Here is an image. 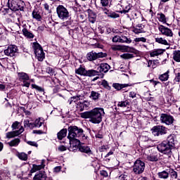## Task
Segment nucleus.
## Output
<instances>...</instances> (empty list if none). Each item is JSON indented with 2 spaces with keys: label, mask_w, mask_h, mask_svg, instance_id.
Segmentation results:
<instances>
[{
  "label": "nucleus",
  "mask_w": 180,
  "mask_h": 180,
  "mask_svg": "<svg viewBox=\"0 0 180 180\" xmlns=\"http://www.w3.org/2000/svg\"><path fill=\"white\" fill-rule=\"evenodd\" d=\"M68 139L70 141L69 151H75L81 144L79 139H86L84 134V129L78 128L77 126H70L68 129Z\"/></svg>",
  "instance_id": "nucleus-1"
},
{
  "label": "nucleus",
  "mask_w": 180,
  "mask_h": 180,
  "mask_svg": "<svg viewBox=\"0 0 180 180\" xmlns=\"http://www.w3.org/2000/svg\"><path fill=\"white\" fill-rule=\"evenodd\" d=\"M103 116H105V110L103 108H95L81 114V117L89 119V122L94 124H99L102 122Z\"/></svg>",
  "instance_id": "nucleus-2"
},
{
  "label": "nucleus",
  "mask_w": 180,
  "mask_h": 180,
  "mask_svg": "<svg viewBox=\"0 0 180 180\" xmlns=\"http://www.w3.org/2000/svg\"><path fill=\"white\" fill-rule=\"evenodd\" d=\"M75 74L78 75H82L83 77H95V75H99V72L95 70H86L85 67L80 65L78 68L75 70Z\"/></svg>",
  "instance_id": "nucleus-3"
},
{
  "label": "nucleus",
  "mask_w": 180,
  "mask_h": 180,
  "mask_svg": "<svg viewBox=\"0 0 180 180\" xmlns=\"http://www.w3.org/2000/svg\"><path fill=\"white\" fill-rule=\"evenodd\" d=\"M157 149L160 153L167 155V157L171 158L172 156V149L168 143L165 141H163L162 143H159L157 146Z\"/></svg>",
  "instance_id": "nucleus-4"
},
{
  "label": "nucleus",
  "mask_w": 180,
  "mask_h": 180,
  "mask_svg": "<svg viewBox=\"0 0 180 180\" xmlns=\"http://www.w3.org/2000/svg\"><path fill=\"white\" fill-rule=\"evenodd\" d=\"M56 13L58 15V18H59L60 20L63 21L68 20V19H70V17L71 16L67 8H65L63 5L58 6V7L56 8Z\"/></svg>",
  "instance_id": "nucleus-5"
},
{
  "label": "nucleus",
  "mask_w": 180,
  "mask_h": 180,
  "mask_svg": "<svg viewBox=\"0 0 180 180\" xmlns=\"http://www.w3.org/2000/svg\"><path fill=\"white\" fill-rule=\"evenodd\" d=\"M8 5L12 11H23L25 9V2L22 0H8Z\"/></svg>",
  "instance_id": "nucleus-6"
},
{
  "label": "nucleus",
  "mask_w": 180,
  "mask_h": 180,
  "mask_svg": "<svg viewBox=\"0 0 180 180\" xmlns=\"http://www.w3.org/2000/svg\"><path fill=\"white\" fill-rule=\"evenodd\" d=\"M146 169V163L139 159H137L133 165V172L136 175H140L144 172Z\"/></svg>",
  "instance_id": "nucleus-7"
},
{
  "label": "nucleus",
  "mask_w": 180,
  "mask_h": 180,
  "mask_svg": "<svg viewBox=\"0 0 180 180\" xmlns=\"http://www.w3.org/2000/svg\"><path fill=\"white\" fill-rule=\"evenodd\" d=\"M32 49H34L35 57L38 59V61H43L45 56L41 46L37 42H34L32 44Z\"/></svg>",
  "instance_id": "nucleus-8"
},
{
  "label": "nucleus",
  "mask_w": 180,
  "mask_h": 180,
  "mask_svg": "<svg viewBox=\"0 0 180 180\" xmlns=\"http://www.w3.org/2000/svg\"><path fill=\"white\" fill-rule=\"evenodd\" d=\"M107 54L103 52H94V51L88 53L86 54V58L89 61H95V60H98V58H103L106 57Z\"/></svg>",
  "instance_id": "nucleus-9"
},
{
  "label": "nucleus",
  "mask_w": 180,
  "mask_h": 180,
  "mask_svg": "<svg viewBox=\"0 0 180 180\" xmlns=\"http://www.w3.org/2000/svg\"><path fill=\"white\" fill-rule=\"evenodd\" d=\"M151 131L153 136L158 137V136L167 134V127L162 125H157L152 128Z\"/></svg>",
  "instance_id": "nucleus-10"
},
{
  "label": "nucleus",
  "mask_w": 180,
  "mask_h": 180,
  "mask_svg": "<svg viewBox=\"0 0 180 180\" xmlns=\"http://www.w3.org/2000/svg\"><path fill=\"white\" fill-rule=\"evenodd\" d=\"M174 117L171 115L167 113H162L160 115V122L161 123H164L167 124V126H171L172 123H174Z\"/></svg>",
  "instance_id": "nucleus-11"
},
{
  "label": "nucleus",
  "mask_w": 180,
  "mask_h": 180,
  "mask_svg": "<svg viewBox=\"0 0 180 180\" xmlns=\"http://www.w3.org/2000/svg\"><path fill=\"white\" fill-rule=\"evenodd\" d=\"M18 79L20 82H22V86H26V88H29L30 86V82H29V75L25 72H19L18 73Z\"/></svg>",
  "instance_id": "nucleus-12"
},
{
  "label": "nucleus",
  "mask_w": 180,
  "mask_h": 180,
  "mask_svg": "<svg viewBox=\"0 0 180 180\" xmlns=\"http://www.w3.org/2000/svg\"><path fill=\"white\" fill-rule=\"evenodd\" d=\"M18 53V46L16 45H9L6 49L4 50L5 56L8 57H14Z\"/></svg>",
  "instance_id": "nucleus-13"
},
{
  "label": "nucleus",
  "mask_w": 180,
  "mask_h": 180,
  "mask_svg": "<svg viewBox=\"0 0 180 180\" xmlns=\"http://www.w3.org/2000/svg\"><path fill=\"white\" fill-rule=\"evenodd\" d=\"M158 30L162 34H163V36H166L167 37H172L174 36V32H172V30L164 25H160L158 27Z\"/></svg>",
  "instance_id": "nucleus-14"
},
{
  "label": "nucleus",
  "mask_w": 180,
  "mask_h": 180,
  "mask_svg": "<svg viewBox=\"0 0 180 180\" xmlns=\"http://www.w3.org/2000/svg\"><path fill=\"white\" fill-rule=\"evenodd\" d=\"M25 131V128L23 127H20L18 131H13L7 132L6 134V139H13V137H16L19 136V134H22Z\"/></svg>",
  "instance_id": "nucleus-15"
},
{
  "label": "nucleus",
  "mask_w": 180,
  "mask_h": 180,
  "mask_svg": "<svg viewBox=\"0 0 180 180\" xmlns=\"http://www.w3.org/2000/svg\"><path fill=\"white\" fill-rule=\"evenodd\" d=\"M165 141L172 148V150L175 148V146H176V143H178V141L176 140V136L174 134L169 135Z\"/></svg>",
  "instance_id": "nucleus-16"
},
{
  "label": "nucleus",
  "mask_w": 180,
  "mask_h": 180,
  "mask_svg": "<svg viewBox=\"0 0 180 180\" xmlns=\"http://www.w3.org/2000/svg\"><path fill=\"white\" fill-rule=\"evenodd\" d=\"M79 151H80V153H84V154H86L89 157H91V155H94V152H92V150H91V147L86 145L79 146Z\"/></svg>",
  "instance_id": "nucleus-17"
},
{
  "label": "nucleus",
  "mask_w": 180,
  "mask_h": 180,
  "mask_svg": "<svg viewBox=\"0 0 180 180\" xmlns=\"http://www.w3.org/2000/svg\"><path fill=\"white\" fill-rule=\"evenodd\" d=\"M146 160L150 162H157V161L160 160V155H158V153L153 152L150 155H146Z\"/></svg>",
  "instance_id": "nucleus-18"
},
{
  "label": "nucleus",
  "mask_w": 180,
  "mask_h": 180,
  "mask_svg": "<svg viewBox=\"0 0 180 180\" xmlns=\"http://www.w3.org/2000/svg\"><path fill=\"white\" fill-rule=\"evenodd\" d=\"M22 34L25 36V37H27V39H33L34 37V34L33 33L29 32V30H27V26L26 25H24L22 26Z\"/></svg>",
  "instance_id": "nucleus-19"
},
{
  "label": "nucleus",
  "mask_w": 180,
  "mask_h": 180,
  "mask_svg": "<svg viewBox=\"0 0 180 180\" xmlns=\"http://www.w3.org/2000/svg\"><path fill=\"white\" fill-rule=\"evenodd\" d=\"M44 162H46V161L42 160L40 165H33L31 172H36L37 171H40V169H43V168L46 167Z\"/></svg>",
  "instance_id": "nucleus-20"
},
{
  "label": "nucleus",
  "mask_w": 180,
  "mask_h": 180,
  "mask_svg": "<svg viewBox=\"0 0 180 180\" xmlns=\"http://www.w3.org/2000/svg\"><path fill=\"white\" fill-rule=\"evenodd\" d=\"M110 70V65L108 63H101L100 66L98 68V70L99 72L106 73L108 71Z\"/></svg>",
  "instance_id": "nucleus-21"
},
{
  "label": "nucleus",
  "mask_w": 180,
  "mask_h": 180,
  "mask_svg": "<svg viewBox=\"0 0 180 180\" xmlns=\"http://www.w3.org/2000/svg\"><path fill=\"white\" fill-rule=\"evenodd\" d=\"M33 179L34 180H46L47 175L46 174V172H39V173H37L35 174Z\"/></svg>",
  "instance_id": "nucleus-22"
},
{
  "label": "nucleus",
  "mask_w": 180,
  "mask_h": 180,
  "mask_svg": "<svg viewBox=\"0 0 180 180\" xmlns=\"http://www.w3.org/2000/svg\"><path fill=\"white\" fill-rule=\"evenodd\" d=\"M165 49H156L152 51L150 53V57H157L158 56H161V54H164Z\"/></svg>",
  "instance_id": "nucleus-23"
},
{
  "label": "nucleus",
  "mask_w": 180,
  "mask_h": 180,
  "mask_svg": "<svg viewBox=\"0 0 180 180\" xmlns=\"http://www.w3.org/2000/svg\"><path fill=\"white\" fill-rule=\"evenodd\" d=\"M33 19H36L37 22H41V15L40 11L37 8H34L32 13Z\"/></svg>",
  "instance_id": "nucleus-24"
},
{
  "label": "nucleus",
  "mask_w": 180,
  "mask_h": 180,
  "mask_svg": "<svg viewBox=\"0 0 180 180\" xmlns=\"http://www.w3.org/2000/svg\"><path fill=\"white\" fill-rule=\"evenodd\" d=\"M112 86H113L117 91H121V89H123V88H127V86H130V84H129L114 83V84H112Z\"/></svg>",
  "instance_id": "nucleus-25"
},
{
  "label": "nucleus",
  "mask_w": 180,
  "mask_h": 180,
  "mask_svg": "<svg viewBox=\"0 0 180 180\" xmlns=\"http://www.w3.org/2000/svg\"><path fill=\"white\" fill-rule=\"evenodd\" d=\"M89 21L91 23H95L96 22V13L91 10H89Z\"/></svg>",
  "instance_id": "nucleus-26"
},
{
  "label": "nucleus",
  "mask_w": 180,
  "mask_h": 180,
  "mask_svg": "<svg viewBox=\"0 0 180 180\" xmlns=\"http://www.w3.org/2000/svg\"><path fill=\"white\" fill-rule=\"evenodd\" d=\"M169 178H170V180H178V173L175 170L169 169Z\"/></svg>",
  "instance_id": "nucleus-27"
},
{
  "label": "nucleus",
  "mask_w": 180,
  "mask_h": 180,
  "mask_svg": "<svg viewBox=\"0 0 180 180\" xmlns=\"http://www.w3.org/2000/svg\"><path fill=\"white\" fill-rule=\"evenodd\" d=\"M129 106H130V101L128 99L117 103L118 108H129Z\"/></svg>",
  "instance_id": "nucleus-28"
},
{
  "label": "nucleus",
  "mask_w": 180,
  "mask_h": 180,
  "mask_svg": "<svg viewBox=\"0 0 180 180\" xmlns=\"http://www.w3.org/2000/svg\"><path fill=\"white\" fill-rule=\"evenodd\" d=\"M20 143V139L17 138V139H13L10 142H8V146H10V147H18V146H19Z\"/></svg>",
  "instance_id": "nucleus-29"
},
{
  "label": "nucleus",
  "mask_w": 180,
  "mask_h": 180,
  "mask_svg": "<svg viewBox=\"0 0 180 180\" xmlns=\"http://www.w3.org/2000/svg\"><path fill=\"white\" fill-rule=\"evenodd\" d=\"M58 140H63L67 136V129H61L57 134Z\"/></svg>",
  "instance_id": "nucleus-30"
},
{
  "label": "nucleus",
  "mask_w": 180,
  "mask_h": 180,
  "mask_svg": "<svg viewBox=\"0 0 180 180\" xmlns=\"http://www.w3.org/2000/svg\"><path fill=\"white\" fill-rule=\"evenodd\" d=\"M155 41H156V43H158L159 44H163L164 46L169 45L168 41L162 37L155 38Z\"/></svg>",
  "instance_id": "nucleus-31"
},
{
  "label": "nucleus",
  "mask_w": 180,
  "mask_h": 180,
  "mask_svg": "<svg viewBox=\"0 0 180 180\" xmlns=\"http://www.w3.org/2000/svg\"><path fill=\"white\" fill-rule=\"evenodd\" d=\"M24 127L27 129H34V123L30 122L29 120H24Z\"/></svg>",
  "instance_id": "nucleus-32"
},
{
  "label": "nucleus",
  "mask_w": 180,
  "mask_h": 180,
  "mask_svg": "<svg viewBox=\"0 0 180 180\" xmlns=\"http://www.w3.org/2000/svg\"><path fill=\"white\" fill-rule=\"evenodd\" d=\"M158 175L160 179H167V178H169V172L162 171L158 173Z\"/></svg>",
  "instance_id": "nucleus-33"
},
{
  "label": "nucleus",
  "mask_w": 180,
  "mask_h": 180,
  "mask_svg": "<svg viewBox=\"0 0 180 180\" xmlns=\"http://www.w3.org/2000/svg\"><path fill=\"white\" fill-rule=\"evenodd\" d=\"M173 60L176 63H180V51H174Z\"/></svg>",
  "instance_id": "nucleus-34"
},
{
  "label": "nucleus",
  "mask_w": 180,
  "mask_h": 180,
  "mask_svg": "<svg viewBox=\"0 0 180 180\" xmlns=\"http://www.w3.org/2000/svg\"><path fill=\"white\" fill-rule=\"evenodd\" d=\"M120 43H126L127 44H130V43H131V39L128 38L126 36L122 35L120 37Z\"/></svg>",
  "instance_id": "nucleus-35"
},
{
  "label": "nucleus",
  "mask_w": 180,
  "mask_h": 180,
  "mask_svg": "<svg viewBox=\"0 0 180 180\" xmlns=\"http://www.w3.org/2000/svg\"><path fill=\"white\" fill-rule=\"evenodd\" d=\"M158 19L159 22H162V23H167V18H165V15L164 13H158Z\"/></svg>",
  "instance_id": "nucleus-36"
},
{
  "label": "nucleus",
  "mask_w": 180,
  "mask_h": 180,
  "mask_svg": "<svg viewBox=\"0 0 180 180\" xmlns=\"http://www.w3.org/2000/svg\"><path fill=\"white\" fill-rule=\"evenodd\" d=\"M43 123H44V120L41 118H38L35 120L34 122V127H41V124H43Z\"/></svg>",
  "instance_id": "nucleus-37"
},
{
  "label": "nucleus",
  "mask_w": 180,
  "mask_h": 180,
  "mask_svg": "<svg viewBox=\"0 0 180 180\" xmlns=\"http://www.w3.org/2000/svg\"><path fill=\"white\" fill-rule=\"evenodd\" d=\"M101 96V94L96 91H91L90 98L93 99V101H98L99 99V97Z\"/></svg>",
  "instance_id": "nucleus-38"
},
{
  "label": "nucleus",
  "mask_w": 180,
  "mask_h": 180,
  "mask_svg": "<svg viewBox=\"0 0 180 180\" xmlns=\"http://www.w3.org/2000/svg\"><path fill=\"white\" fill-rule=\"evenodd\" d=\"M123 50H124V51L127 53H137V51L134 48L130 46H124Z\"/></svg>",
  "instance_id": "nucleus-39"
},
{
  "label": "nucleus",
  "mask_w": 180,
  "mask_h": 180,
  "mask_svg": "<svg viewBox=\"0 0 180 180\" xmlns=\"http://www.w3.org/2000/svg\"><path fill=\"white\" fill-rule=\"evenodd\" d=\"M123 50H124V51L127 53H137V51L134 48L130 46H124Z\"/></svg>",
  "instance_id": "nucleus-40"
},
{
  "label": "nucleus",
  "mask_w": 180,
  "mask_h": 180,
  "mask_svg": "<svg viewBox=\"0 0 180 180\" xmlns=\"http://www.w3.org/2000/svg\"><path fill=\"white\" fill-rule=\"evenodd\" d=\"M121 58H123L124 60H130L131 58H134V55L131 53H124L120 55Z\"/></svg>",
  "instance_id": "nucleus-41"
},
{
  "label": "nucleus",
  "mask_w": 180,
  "mask_h": 180,
  "mask_svg": "<svg viewBox=\"0 0 180 180\" xmlns=\"http://www.w3.org/2000/svg\"><path fill=\"white\" fill-rule=\"evenodd\" d=\"M168 71L166 72L165 73L161 75L159 77V79H160V81H168V78H169V75H168Z\"/></svg>",
  "instance_id": "nucleus-42"
},
{
  "label": "nucleus",
  "mask_w": 180,
  "mask_h": 180,
  "mask_svg": "<svg viewBox=\"0 0 180 180\" xmlns=\"http://www.w3.org/2000/svg\"><path fill=\"white\" fill-rule=\"evenodd\" d=\"M18 157L20 160H22V161H27V154L25 153H18Z\"/></svg>",
  "instance_id": "nucleus-43"
},
{
  "label": "nucleus",
  "mask_w": 180,
  "mask_h": 180,
  "mask_svg": "<svg viewBox=\"0 0 180 180\" xmlns=\"http://www.w3.org/2000/svg\"><path fill=\"white\" fill-rule=\"evenodd\" d=\"M148 68H151L152 67V68H155V67H157V60H149L148 61Z\"/></svg>",
  "instance_id": "nucleus-44"
},
{
  "label": "nucleus",
  "mask_w": 180,
  "mask_h": 180,
  "mask_svg": "<svg viewBox=\"0 0 180 180\" xmlns=\"http://www.w3.org/2000/svg\"><path fill=\"white\" fill-rule=\"evenodd\" d=\"M132 32L134 33H135V34H140V33H144V30H143V28H136V27H133L132 28Z\"/></svg>",
  "instance_id": "nucleus-45"
},
{
  "label": "nucleus",
  "mask_w": 180,
  "mask_h": 180,
  "mask_svg": "<svg viewBox=\"0 0 180 180\" xmlns=\"http://www.w3.org/2000/svg\"><path fill=\"white\" fill-rule=\"evenodd\" d=\"M120 15L118 13H116L114 11H110V14L108 15V18H111L112 19H116L117 18H120Z\"/></svg>",
  "instance_id": "nucleus-46"
},
{
  "label": "nucleus",
  "mask_w": 180,
  "mask_h": 180,
  "mask_svg": "<svg viewBox=\"0 0 180 180\" xmlns=\"http://www.w3.org/2000/svg\"><path fill=\"white\" fill-rule=\"evenodd\" d=\"M78 99H79V96H73L72 98H70L69 100H68V103L69 105H72V103H75V102H77V101H78Z\"/></svg>",
  "instance_id": "nucleus-47"
},
{
  "label": "nucleus",
  "mask_w": 180,
  "mask_h": 180,
  "mask_svg": "<svg viewBox=\"0 0 180 180\" xmlns=\"http://www.w3.org/2000/svg\"><path fill=\"white\" fill-rule=\"evenodd\" d=\"M131 9V5L128 4L125 6L124 9L120 11V13H128L129 11Z\"/></svg>",
  "instance_id": "nucleus-48"
},
{
  "label": "nucleus",
  "mask_w": 180,
  "mask_h": 180,
  "mask_svg": "<svg viewBox=\"0 0 180 180\" xmlns=\"http://www.w3.org/2000/svg\"><path fill=\"white\" fill-rule=\"evenodd\" d=\"M101 85L105 89H108V91H110V86H109V84L106 80H103Z\"/></svg>",
  "instance_id": "nucleus-49"
},
{
  "label": "nucleus",
  "mask_w": 180,
  "mask_h": 180,
  "mask_svg": "<svg viewBox=\"0 0 180 180\" xmlns=\"http://www.w3.org/2000/svg\"><path fill=\"white\" fill-rule=\"evenodd\" d=\"M134 41L135 43H139V41H142V43H146V41H147V39H146L145 37L135 38Z\"/></svg>",
  "instance_id": "nucleus-50"
},
{
  "label": "nucleus",
  "mask_w": 180,
  "mask_h": 180,
  "mask_svg": "<svg viewBox=\"0 0 180 180\" xmlns=\"http://www.w3.org/2000/svg\"><path fill=\"white\" fill-rule=\"evenodd\" d=\"M27 144H28V146H31L32 147H39V144H37V142L36 141H27Z\"/></svg>",
  "instance_id": "nucleus-51"
},
{
  "label": "nucleus",
  "mask_w": 180,
  "mask_h": 180,
  "mask_svg": "<svg viewBox=\"0 0 180 180\" xmlns=\"http://www.w3.org/2000/svg\"><path fill=\"white\" fill-rule=\"evenodd\" d=\"M77 108L78 110H79L80 112H82L83 110H85V109H86L82 103H78Z\"/></svg>",
  "instance_id": "nucleus-52"
},
{
  "label": "nucleus",
  "mask_w": 180,
  "mask_h": 180,
  "mask_svg": "<svg viewBox=\"0 0 180 180\" xmlns=\"http://www.w3.org/2000/svg\"><path fill=\"white\" fill-rule=\"evenodd\" d=\"M98 150L99 151H101V153H103V151L109 150V146L108 145H103L101 147H100Z\"/></svg>",
  "instance_id": "nucleus-53"
},
{
  "label": "nucleus",
  "mask_w": 180,
  "mask_h": 180,
  "mask_svg": "<svg viewBox=\"0 0 180 180\" xmlns=\"http://www.w3.org/2000/svg\"><path fill=\"white\" fill-rule=\"evenodd\" d=\"M19 122L15 121V122L13 123L11 127L13 129V130H16V129H19Z\"/></svg>",
  "instance_id": "nucleus-54"
},
{
  "label": "nucleus",
  "mask_w": 180,
  "mask_h": 180,
  "mask_svg": "<svg viewBox=\"0 0 180 180\" xmlns=\"http://www.w3.org/2000/svg\"><path fill=\"white\" fill-rule=\"evenodd\" d=\"M101 4L104 8L109 6V0H101Z\"/></svg>",
  "instance_id": "nucleus-55"
},
{
  "label": "nucleus",
  "mask_w": 180,
  "mask_h": 180,
  "mask_svg": "<svg viewBox=\"0 0 180 180\" xmlns=\"http://www.w3.org/2000/svg\"><path fill=\"white\" fill-rule=\"evenodd\" d=\"M113 43H120V36H115L112 38Z\"/></svg>",
  "instance_id": "nucleus-56"
},
{
  "label": "nucleus",
  "mask_w": 180,
  "mask_h": 180,
  "mask_svg": "<svg viewBox=\"0 0 180 180\" xmlns=\"http://www.w3.org/2000/svg\"><path fill=\"white\" fill-rule=\"evenodd\" d=\"M32 89H36L37 91H44L41 87L36 85V84H32Z\"/></svg>",
  "instance_id": "nucleus-57"
},
{
  "label": "nucleus",
  "mask_w": 180,
  "mask_h": 180,
  "mask_svg": "<svg viewBox=\"0 0 180 180\" xmlns=\"http://www.w3.org/2000/svg\"><path fill=\"white\" fill-rule=\"evenodd\" d=\"M46 72H48V74H51V75H54L56 72L52 68H46Z\"/></svg>",
  "instance_id": "nucleus-58"
},
{
  "label": "nucleus",
  "mask_w": 180,
  "mask_h": 180,
  "mask_svg": "<svg viewBox=\"0 0 180 180\" xmlns=\"http://www.w3.org/2000/svg\"><path fill=\"white\" fill-rule=\"evenodd\" d=\"M115 154V150H110L105 156V158H108Z\"/></svg>",
  "instance_id": "nucleus-59"
},
{
  "label": "nucleus",
  "mask_w": 180,
  "mask_h": 180,
  "mask_svg": "<svg viewBox=\"0 0 180 180\" xmlns=\"http://www.w3.org/2000/svg\"><path fill=\"white\" fill-rule=\"evenodd\" d=\"M70 25H71V21L70 20H68L66 22H64L61 24V27H65L67 26H70Z\"/></svg>",
  "instance_id": "nucleus-60"
},
{
  "label": "nucleus",
  "mask_w": 180,
  "mask_h": 180,
  "mask_svg": "<svg viewBox=\"0 0 180 180\" xmlns=\"http://www.w3.org/2000/svg\"><path fill=\"white\" fill-rule=\"evenodd\" d=\"M101 9L104 12L105 15H107L108 16H109L111 12L110 10H108L106 8H101Z\"/></svg>",
  "instance_id": "nucleus-61"
},
{
  "label": "nucleus",
  "mask_w": 180,
  "mask_h": 180,
  "mask_svg": "<svg viewBox=\"0 0 180 180\" xmlns=\"http://www.w3.org/2000/svg\"><path fill=\"white\" fill-rule=\"evenodd\" d=\"M123 47L124 46H112V50H123Z\"/></svg>",
  "instance_id": "nucleus-62"
},
{
  "label": "nucleus",
  "mask_w": 180,
  "mask_h": 180,
  "mask_svg": "<svg viewBox=\"0 0 180 180\" xmlns=\"http://www.w3.org/2000/svg\"><path fill=\"white\" fill-rule=\"evenodd\" d=\"M82 103L83 104V106H84V108L86 109H88V108H89V101H84Z\"/></svg>",
  "instance_id": "nucleus-63"
},
{
  "label": "nucleus",
  "mask_w": 180,
  "mask_h": 180,
  "mask_svg": "<svg viewBox=\"0 0 180 180\" xmlns=\"http://www.w3.org/2000/svg\"><path fill=\"white\" fill-rule=\"evenodd\" d=\"M174 81L176 82H180V73H177V75H176V77L174 79Z\"/></svg>",
  "instance_id": "nucleus-64"
}]
</instances>
